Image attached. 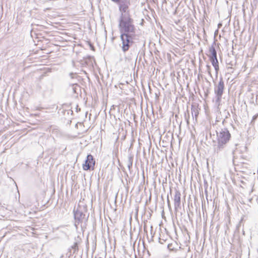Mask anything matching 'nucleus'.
Instances as JSON below:
<instances>
[{
    "instance_id": "f257e3e1",
    "label": "nucleus",
    "mask_w": 258,
    "mask_h": 258,
    "mask_svg": "<svg viewBox=\"0 0 258 258\" xmlns=\"http://www.w3.org/2000/svg\"><path fill=\"white\" fill-rule=\"evenodd\" d=\"M216 133L217 143L214 145V151L218 154L226 148L231 138V134L227 128L220 129Z\"/></svg>"
},
{
    "instance_id": "f03ea898",
    "label": "nucleus",
    "mask_w": 258,
    "mask_h": 258,
    "mask_svg": "<svg viewBox=\"0 0 258 258\" xmlns=\"http://www.w3.org/2000/svg\"><path fill=\"white\" fill-rule=\"evenodd\" d=\"M119 27L122 33L131 34L134 32L135 28L132 21L127 14H121Z\"/></svg>"
},
{
    "instance_id": "7ed1b4c3",
    "label": "nucleus",
    "mask_w": 258,
    "mask_h": 258,
    "mask_svg": "<svg viewBox=\"0 0 258 258\" xmlns=\"http://www.w3.org/2000/svg\"><path fill=\"white\" fill-rule=\"evenodd\" d=\"M120 39L122 50L125 52L129 49L133 43L132 34L121 33Z\"/></svg>"
},
{
    "instance_id": "20e7f679",
    "label": "nucleus",
    "mask_w": 258,
    "mask_h": 258,
    "mask_svg": "<svg viewBox=\"0 0 258 258\" xmlns=\"http://www.w3.org/2000/svg\"><path fill=\"white\" fill-rule=\"evenodd\" d=\"M224 89V83L222 78L220 79V81L218 85L215 88V93L218 99H220L223 95V90Z\"/></svg>"
},
{
    "instance_id": "39448f33",
    "label": "nucleus",
    "mask_w": 258,
    "mask_h": 258,
    "mask_svg": "<svg viewBox=\"0 0 258 258\" xmlns=\"http://www.w3.org/2000/svg\"><path fill=\"white\" fill-rule=\"evenodd\" d=\"M119 4V11L124 14H127L128 12V6L130 5V0H119L116 2Z\"/></svg>"
},
{
    "instance_id": "423d86ee",
    "label": "nucleus",
    "mask_w": 258,
    "mask_h": 258,
    "mask_svg": "<svg viewBox=\"0 0 258 258\" xmlns=\"http://www.w3.org/2000/svg\"><path fill=\"white\" fill-rule=\"evenodd\" d=\"M74 218L76 226L86 220L85 215L82 211L78 210L74 211Z\"/></svg>"
},
{
    "instance_id": "0eeeda50",
    "label": "nucleus",
    "mask_w": 258,
    "mask_h": 258,
    "mask_svg": "<svg viewBox=\"0 0 258 258\" xmlns=\"http://www.w3.org/2000/svg\"><path fill=\"white\" fill-rule=\"evenodd\" d=\"M95 163V161L93 156L91 154L88 155L87 157L85 163L83 165V169L84 170L90 169L92 167L94 166Z\"/></svg>"
},
{
    "instance_id": "6e6552de",
    "label": "nucleus",
    "mask_w": 258,
    "mask_h": 258,
    "mask_svg": "<svg viewBox=\"0 0 258 258\" xmlns=\"http://www.w3.org/2000/svg\"><path fill=\"white\" fill-rule=\"evenodd\" d=\"M209 53L210 54L209 55L211 63L213 64L218 63V61L217 57V52L213 46H211L209 48Z\"/></svg>"
},
{
    "instance_id": "1a4fd4ad",
    "label": "nucleus",
    "mask_w": 258,
    "mask_h": 258,
    "mask_svg": "<svg viewBox=\"0 0 258 258\" xmlns=\"http://www.w3.org/2000/svg\"><path fill=\"white\" fill-rule=\"evenodd\" d=\"M181 194L178 191L176 190L174 196V205L175 210L180 208L181 200H180Z\"/></svg>"
},
{
    "instance_id": "9d476101",
    "label": "nucleus",
    "mask_w": 258,
    "mask_h": 258,
    "mask_svg": "<svg viewBox=\"0 0 258 258\" xmlns=\"http://www.w3.org/2000/svg\"><path fill=\"white\" fill-rule=\"evenodd\" d=\"M191 114L192 117H195L196 119H197V117L199 115V108L198 106L196 105H192L191 106Z\"/></svg>"
},
{
    "instance_id": "9b49d317",
    "label": "nucleus",
    "mask_w": 258,
    "mask_h": 258,
    "mask_svg": "<svg viewBox=\"0 0 258 258\" xmlns=\"http://www.w3.org/2000/svg\"><path fill=\"white\" fill-rule=\"evenodd\" d=\"M133 157L132 156H130L128 158V161H127V167L129 169H130V168L132 167V165H133Z\"/></svg>"
},
{
    "instance_id": "f8f14e48",
    "label": "nucleus",
    "mask_w": 258,
    "mask_h": 258,
    "mask_svg": "<svg viewBox=\"0 0 258 258\" xmlns=\"http://www.w3.org/2000/svg\"><path fill=\"white\" fill-rule=\"evenodd\" d=\"M213 66L214 67L216 75H217L218 74V71L219 70L218 63L213 64Z\"/></svg>"
},
{
    "instance_id": "ddd939ff",
    "label": "nucleus",
    "mask_w": 258,
    "mask_h": 258,
    "mask_svg": "<svg viewBox=\"0 0 258 258\" xmlns=\"http://www.w3.org/2000/svg\"><path fill=\"white\" fill-rule=\"evenodd\" d=\"M206 68H207V71L208 73V74L211 77L212 76V74H211V67L210 65L209 64H207L206 66Z\"/></svg>"
},
{
    "instance_id": "4468645a",
    "label": "nucleus",
    "mask_w": 258,
    "mask_h": 258,
    "mask_svg": "<svg viewBox=\"0 0 258 258\" xmlns=\"http://www.w3.org/2000/svg\"><path fill=\"white\" fill-rule=\"evenodd\" d=\"M77 86H78V85H77L76 84H73V85H72L73 90V91H74V92H76V87Z\"/></svg>"
},
{
    "instance_id": "2eb2a0df",
    "label": "nucleus",
    "mask_w": 258,
    "mask_h": 258,
    "mask_svg": "<svg viewBox=\"0 0 258 258\" xmlns=\"http://www.w3.org/2000/svg\"><path fill=\"white\" fill-rule=\"evenodd\" d=\"M167 203H168V206L169 208H170V204L169 200L168 199L167 200Z\"/></svg>"
},
{
    "instance_id": "dca6fc26",
    "label": "nucleus",
    "mask_w": 258,
    "mask_h": 258,
    "mask_svg": "<svg viewBox=\"0 0 258 258\" xmlns=\"http://www.w3.org/2000/svg\"><path fill=\"white\" fill-rule=\"evenodd\" d=\"M236 149V148H235V149L232 150V154H234Z\"/></svg>"
},
{
    "instance_id": "f3484780",
    "label": "nucleus",
    "mask_w": 258,
    "mask_h": 258,
    "mask_svg": "<svg viewBox=\"0 0 258 258\" xmlns=\"http://www.w3.org/2000/svg\"><path fill=\"white\" fill-rule=\"evenodd\" d=\"M112 1H113V2H117L118 1H119V0H111Z\"/></svg>"
}]
</instances>
